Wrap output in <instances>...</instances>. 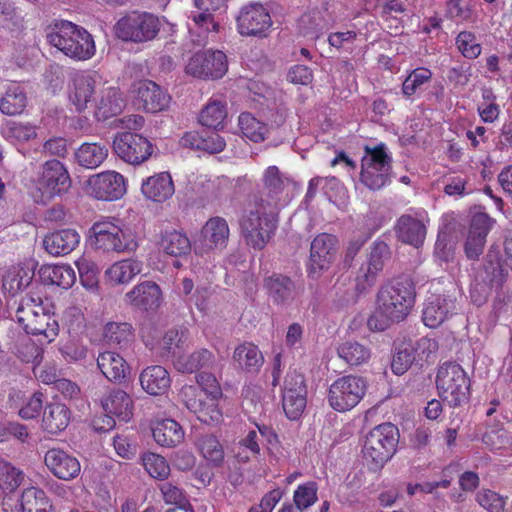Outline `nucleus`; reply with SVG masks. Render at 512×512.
Instances as JSON below:
<instances>
[{"label":"nucleus","mask_w":512,"mask_h":512,"mask_svg":"<svg viewBox=\"0 0 512 512\" xmlns=\"http://www.w3.org/2000/svg\"><path fill=\"white\" fill-rule=\"evenodd\" d=\"M394 346L391 369L396 375H403L414 362L427 359L438 349L437 342L426 337L416 341L412 339L397 340Z\"/></svg>","instance_id":"10"},{"label":"nucleus","mask_w":512,"mask_h":512,"mask_svg":"<svg viewBox=\"0 0 512 512\" xmlns=\"http://www.w3.org/2000/svg\"><path fill=\"white\" fill-rule=\"evenodd\" d=\"M16 357L23 363L39 366L43 360V349L28 337L21 339L16 345Z\"/></svg>","instance_id":"49"},{"label":"nucleus","mask_w":512,"mask_h":512,"mask_svg":"<svg viewBox=\"0 0 512 512\" xmlns=\"http://www.w3.org/2000/svg\"><path fill=\"white\" fill-rule=\"evenodd\" d=\"M338 355L349 365L357 366L369 359L370 350L360 343L346 342L339 346Z\"/></svg>","instance_id":"50"},{"label":"nucleus","mask_w":512,"mask_h":512,"mask_svg":"<svg viewBox=\"0 0 512 512\" xmlns=\"http://www.w3.org/2000/svg\"><path fill=\"white\" fill-rule=\"evenodd\" d=\"M134 92L140 108L150 113L166 110L171 102L170 95L158 84L150 80H142L135 84Z\"/></svg>","instance_id":"19"},{"label":"nucleus","mask_w":512,"mask_h":512,"mask_svg":"<svg viewBox=\"0 0 512 512\" xmlns=\"http://www.w3.org/2000/svg\"><path fill=\"white\" fill-rule=\"evenodd\" d=\"M398 441L399 431L394 424H380L367 434L363 457L374 465V469L382 467L394 455Z\"/></svg>","instance_id":"8"},{"label":"nucleus","mask_w":512,"mask_h":512,"mask_svg":"<svg viewBox=\"0 0 512 512\" xmlns=\"http://www.w3.org/2000/svg\"><path fill=\"white\" fill-rule=\"evenodd\" d=\"M391 252L389 246L383 242H375L368 254L366 263L360 267L356 281L359 290H365L372 287L380 273L383 271L385 263L390 259Z\"/></svg>","instance_id":"16"},{"label":"nucleus","mask_w":512,"mask_h":512,"mask_svg":"<svg viewBox=\"0 0 512 512\" xmlns=\"http://www.w3.org/2000/svg\"><path fill=\"white\" fill-rule=\"evenodd\" d=\"M33 276L34 273L28 268L20 266L11 267L3 276V292L10 296H15L30 285Z\"/></svg>","instance_id":"41"},{"label":"nucleus","mask_w":512,"mask_h":512,"mask_svg":"<svg viewBox=\"0 0 512 512\" xmlns=\"http://www.w3.org/2000/svg\"><path fill=\"white\" fill-rule=\"evenodd\" d=\"M125 106L121 92L116 87H108L101 92V98L98 102V112L104 118L119 114Z\"/></svg>","instance_id":"44"},{"label":"nucleus","mask_w":512,"mask_h":512,"mask_svg":"<svg viewBox=\"0 0 512 512\" xmlns=\"http://www.w3.org/2000/svg\"><path fill=\"white\" fill-rule=\"evenodd\" d=\"M197 385L205 396L218 399L222 395L221 387L212 373L200 372L196 376Z\"/></svg>","instance_id":"61"},{"label":"nucleus","mask_w":512,"mask_h":512,"mask_svg":"<svg viewBox=\"0 0 512 512\" xmlns=\"http://www.w3.org/2000/svg\"><path fill=\"white\" fill-rule=\"evenodd\" d=\"M70 184V176L64 165L58 160H50L42 167L37 187L44 197L51 199L66 192Z\"/></svg>","instance_id":"15"},{"label":"nucleus","mask_w":512,"mask_h":512,"mask_svg":"<svg viewBox=\"0 0 512 512\" xmlns=\"http://www.w3.org/2000/svg\"><path fill=\"white\" fill-rule=\"evenodd\" d=\"M336 243L337 239L327 233L314 238L311 243L309 264L312 273H319L330 267L336 254Z\"/></svg>","instance_id":"24"},{"label":"nucleus","mask_w":512,"mask_h":512,"mask_svg":"<svg viewBox=\"0 0 512 512\" xmlns=\"http://www.w3.org/2000/svg\"><path fill=\"white\" fill-rule=\"evenodd\" d=\"M101 406L106 413L112 414L119 421L128 422L133 417V400L122 389H112L103 396Z\"/></svg>","instance_id":"28"},{"label":"nucleus","mask_w":512,"mask_h":512,"mask_svg":"<svg viewBox=\"0 0 512 512\" xmlns=\"http://www.w3.org/2000/svg\"><path fill=\"white\" fill-rule=\"evenodd\" d=\"M415 304V288L407 278L397 279L380 287L376 296L373 317L405 320Z\"/></svg>","instance_id":"2"},{"label":"nucleus","mask_w":512,"mask_h":512,"mask_svg":"<svg viewBox=\"0 0 512 512\" xmlns=\"http://www.w3.org/2000/svg\"><path fill=\"white\" fill-rule=\"evenodd\" d=\"M197 446L202 456L213 466L220 467L224 462V449L213 434H202L197 438Z\"/></svg>","instance_id":"43"},{"label":"nucleus","mask_w":512,"mask_h":512,"mask_svg":"<svg viewBox=\"0 0 512 512\" xmlns=\"http://www.w3.org/2000/svg\"><path fill=\"white\" fill-rule=\"evenodd\" d=\"M97 365L102 374L111 382L126 383L131 375V368L118 353L105 351L98 355Z\"/></svg>","instance_id":"26"},{"label":"nucleus","mask_w":512,"mask_h":512,"mask_svg":"<svg viewBox=\"0 0 512 512\" xmlns=\"http://www.w3.org/2000/svg\"><path fill=\"white\" fill-rule=\"evenodd\" d=\"M46 38L51 46L74 60H88L96 51L92 35L70 21L61 20L50 25Z\"/></svg>","instance_id":"1"},{"label":"nucleus","mask_w":512,"mask_h":512,"mask_svg":"<svg viewBox=\"0 0 512 512\" xmlns=\"http://www.w3.org/2000/svg\"><path fill=\"white\" fill-rule=\"evenodd\" d=\"M143 270V262L136 258H127L114 262L104 273L112 285H126Z\"/></svg>","instance_id":"30"},{"label":"nucleus","mask_w":512,"mask_h":512,"mask_svg":"<svg viewBox=\"0 0 512 512\" xmlns=\"http://www.w3.org/2000/svg\"><path fill=\"white\" fill-rule=\"evenodd\" d=\"M189 18L199 30V33H205L214 37L219 32L220 22L215 14L195 10L191 12Z\"/></svg>","instance_id":"55"},{"label":"nucleus","mask_w":512,"mask_h":512,"mask_svg":"<svg viewBox=\"0 0 512 512\" xmlns=\"http://www.w3.org/2000/svg\"><path fill=\"white\" fill-rule=\"evenodd\" d=\"M392 157L384 144L365 147L361 160L360 181L369 190L378 191L390 183Z\"/></svg>","instance_id":"6"},{"label":"nucleus","mask_w":512,"mask_h":512,"mask_svg":"<svg viewBox=\"0 0 512 512\" xmlns=\"http://www.w3.org/2000/svg\"><path fill=\"white\" fill-rule=\"evenodd\" d=\"M307 394L283 393V410L286 416L291 420H297L303 414L307 399Z\"/></svg>","instance_id":"56"},{"label":"nucleus","mask_w":512,"mask_h":512,"mask_svg":"<svg viewBox=\"0 0 512 512\" xmlns=\"http://www.w3.org/2000/svg\"><path fill=\"white\" fill-rule=\"evenodd\" d=\"M23 479L22 471L0 459V490L4 493L13 492L20 486Z\"/></svg>","instance_id":"53"},{"label":"nucleus","mask_w":512,"mask_h":512,"mask_svg":"<svg viewBox=\"0 0 512 512\" xmlns=\"http://www.w3.org/2000/svg\"><path fill=\"white\" fill-rule=\"evenodd\" d=\"M87 184L89 193L98 200H118L127 191L124 177L120 173L111 170L90 176Z\"/></svg>","instance_id":"13"},{"label":"nucleus","mask_w":512,"mask_h":512,"mask_svg":"<svg viewBox=\"0 0 512 512\" xmlns=\"http://www.w3.org/2000/svg\"><path fill=\"white\" fill-rule=\"evenodd\" d=\"M215 364L214 354L201 348L187 355H180L174 361V367L182 373H193L201 369H211Z\"/></svg>","instance_id":"35"},{"label":"nucleus","mask_w":512,"mask_h":512,"mask_svg":"<svg viewBox=\"0 0 512 512\" xmlns=\"http://www.w3.org/2000/svg\"><path fill=\"white\" fill-rule=\"evenodd\" d=\"M366 390L367 382L362 377L353 375L339 377L330 385L329 405L339 412L351 410L361 401Z\"/></svg>","instance_id":"9"},{"label":"nucleus","mask_w":512,"mask_h":512,"mask_svg":"<svg viewBox=\"0 0 512 512\" xmlns=\"http://www.w3.org/2000/svg\"><path fill=\"white\" fill-rule=\"evenodd\" d=\"M44 461L51 473L61 480L75 479L81 471L79 460L62 449H49Z\"/></svg>","instance_id":"22"},{"label":"nucleus","mask_w":512,"mask_h":512,"mask_svg":"<svg viewBox=\"0 0 512 512\" xmlns=\"http://www.w3.org/2000/svg\"><path fill=\"white\" fill-rule=\"evenodd\" d=\"M264 288L269 298L278 305L293 301L300 292V287L291 278L281 274H273L265 278Z\"/></svg>","instance_id":"27"},{"label":"nucleus","mask_w":512,"mask_h":512,"mask_svg":"<svg viewBox=\"0 0 512 512\" xmlns=\"http://www.w3.org/2000/svg\"><path fill=\"white\" fill-rule=\"evenodd\" d=\"M141 460L145 470L151 477L164 480L169 476L170 466L163 456L146 452L141 456Z\"/></svg>","instance_id":"51"},{"label":"nucleus","mask_w":512,"mask_h":512,"mask_svg":"<svg viewBox=\"0 0 512 512\" xmlns=\"http://www.w3.org/2000/svg\"><path fill=\"white\" fill-rule=\"evenodd\" d=\"M54 315V307L49 301L36 302L34 300L28 301L25 305L19 306L17 309L16 317L17 320H25L29 317H48Z\"/></svg>","instance_id":"54"},{"label":"nucleus","mask_w":512,"mask_h":512,"mask_svg":"<svg viewBox=\"0 0 512 512\" xmlns=\"http://www.w3.org/2000/svg\"><path fill=\"white\" fill-rule=\"evenodd\" d=\"M232 360L237 369L249 374H257L264 364L261 351L251 342H244L237 346Z\"/></svg>","instance_id":"31"},{"label":"nucleus","mask_w":512,"mask_h":512,"mask_svg":"<svg viewBox=\"0 0 512 512\" xmlns=\"http://www.w3.org/2000/svg\"><path fill=\"white\" fill-rule=\"evenodd\" d=\"M160 491L163 495V499L166 504L184 507L185 504L188 502L182 489H180L176 485H173L170 482H165L161 484Z\"/></svg>","instance_id":"64"},{"label":"nucleus","mask_w":512,"mask_h":512,"mask_svg":"<svg viewBox=\"0 0 512 512\" xmlns=\"http://www.w3.org/2000/svg\"><path fill=\"white\" fill-rule=\"evenodd\" d=\"M271 25L270 14L260 3L245 5L237 17V29L243 36H264Z\"/></svg>","instance_id":"17"},{"label":"nucleus","mask_w":512,"mask_h":512,"mask_svg":"<svg viewBox=\"0 0 512 512\" xmlns=\"http://www.w3.org/2000/svg\"><path fill=\"white\" fill-rule=\"evenodd\" d=\"M484 273L481 276L484 284H476L471 289V298L477 305L486 300L490 286L500 285L503 281V269L498 261H489L484 267Z\"/></svg>","instance_id":"36"},{"label":"nucleus","mask_w":512,"mask_h":512,"mask_svg":"<svg viewBox=\"0 0 512 512\" xmlns=\"http://www.w3.org/2000/svg\"><path fill=\"white\" fill-rule=\"evenodd\" d=\"M264 194L258 199L271 207L281 208L288 202L284 193L285 183L288 178L280 172L277 166H269L263 173Z\"/></svg>","instance_id":"23"},{"label":"nucleus","mask_w":512,"mask_h":512,"mask_svg":"<svg viewBox=\"0 0 512 512\" xmlns=\"http://www.w3.org/2000/svg\"><path fill=\"white\" fill-rule=\"evenodd\" d=\"M104 340L109 345H126L132 338L130 322H107L103 331Z\"/></svg>","instance_id":"46"},{"label":"nucleus","mask_w":512,"mask_h":512,"mask_svg":"<svg viewBox=\"0 0 512 512\" xmlns=\"http://www.w3.org/2000/svg\"><path fill=\"white\" fill-rule=\"evenodd\" d=\"M317 500L314 484L300 485L294 492V502L298 509L303 510L311 506Z\"/></svg>","instance_id":"63"},{"label":"nucleus","mask_w":512,"mask_h":512,"mask_svg":"<svg viewBox=\"0 0 512 512\" xmlns=\"http://www.w3.org/2000/svg\"><path fill=\"white\" fill-rule=\"evenodd\" d=\"M71 412L62 403H48L43 410L42 428L50 434H58L64 431L70 422Z\"/></svg>","instance_id":"34"},{"label":"nucleus","mask_w":512,"mask_h":512,"mask_svg":"<svg viewBox=\"0 0 512 512\" xmlns=\"http://www.w3.org/2000/svg\"><path fill=\"white\" fill-rule=\"evenodd\" d=\"M227 116L226 106L219 100H210L202 109L199 121L203 126L218 129Z\"/></svg>","instance_id":"45"},{"label":"nucleus","mask_w":512,"mask_h":512,"mask_svg":"<svg viewBox=\"0 0 512 512\" xmlns=\"http://www.w3.org/2000/svg\"><path fill=\"white\" fill-rule=\"evenodd\" d=\"M26 94L18 84H10L0 99V111L6 115L20 114L26 106Z\"/></svg>","instance_id":"42"},{"label":"nucleus","mask_w":512,"mask_h":512,"mask_svg":"<svg viewBox=\"0 0 512 512\" xmlns=\"http://www.w3.org/2000/svg\"><path fill=\"white\" fill-rule=\"evenodd\" d=\"M494 224V220L486 213H476L470 222L468 235L464 244L467 258L476 260L482 254L486 237Z\"/></svg>","instance_id":"20"},{"label":"nucleus","mask_w":512,"mask_h":512,"mask_svg":"<svg viewBox=\"0 0 512 512\" xmlns=\"http://www.w3.org/2000/svg\"><path fill=\"white\" fill-rule=\"evenodd\" d=\"M227 70V57L220 50L196 53L186 65L187 74L201 79L222 78Z\"/></svg>","instance_id":"11"},{"label":"nucleus","mask_w":512,"mask_h":512,"mask_svg":"<svg viewBox=\"0 0 512 512\" xmlns=\"http://www.w3.org/2000/svg\"><path fill=\"white\" fill-rule=\"evenodd\" d=\"M229 238V226L222 217L210 218L201 229L195 241L194 251L197 255H206L213 250L223 249Z\"/></svg>","instance_id":"14"},{"label":"nucleus","mask_w":512,"mask_h":512,"mask_svg":"<svg viewBox=\"0 0 512 512\" xmlns=\"http://www.w3.org/2000/svg\"><path fill=\"white\" fill-rule=\"evenodd\" d=\"M456 44L461 54L469 59L478 57L481 53V45L477 42L473 33L463 31L458 34Z\"/></svg>","instance_id":"59"},{"label":"nucleus","mask_w":512,"mask_h":512,"mask_svg":"<svg viewBox=\"0 0 512 512\" xmlns=\"http://www.w3.org/2000/svg\"><path fill=\"white\" fill-rule=\"evenodd\" d=\"M216 400L217 399L210 397L209 401H204V405H202L201 409L196 414L199 421L207 425H214L221 420L222 413L215 402Z\"/></svg>","instance_id":"62"},{"label":"nucleus","mask_w":512,"mask_h":512,"mask_svg":"<svg viewBox=\"0 0 512 512\" xmlns=\"http://www.w3.org/2000/svg\"><path fill=\"white\" fill-rule=\"evenodd\" d=\"M26 334L43 336L51 342L59 332V322H27L24 326Z\"/></svg>","instance_id":"60"},{"label":"nucleus","mask_w":512,"mask_h":512,"mask_svg":"<svg viewBox=\"0 0 512 512\" xmlns=\"http://www.w3.org/2000/svg\"><path fill=\"white\" fill-rule=\"evenodd\" d=\"M432 72L423 67L412 70L402 84V93L409 98L430 82Z\"/></svg>","instance_id":"52"},{"label":"nucleus","mask_w":512,"mask_h":512,"mask_svg":"<svg viewBox=\"0 0 512 512\" xmlns=\"http://www.w3.org/2000/svg\"><path fill=\"white\" fill-rule=\"evenodd\" d=\"M80 242V235L74 229H62L45 236V250L53 256H62L72 252Z\"/></svg>","instance_id":"29"},{"label":"nucleus","mask_w":512,"mask_h":512,"mask_svg":"<svg viewBox=\"0 0 512 512\" xmlns=\"http://www.w3.org/2000/svg\"><path fill=\"white\" fill-rule=\"evenodd\" d=\"M139 381L143 390L153 396L163 395L171 384L168 371L159 365L145 368L139 376Z\"/></svg>","instance_id":"33"},{"label":"nucleus","mask_w":512,"mask_h":512,"mask_svg":"<svg viewBox=\"0 0 512 512\" xmlns=\"http://www.w3.org/2000/svg\"><path fill=\"white\" fill-rule=\"evenodd\" d=\"M126 302L139 311H155L163 300L162 290L153 281H143L135 285L125 295Z\"/></svg>","instance_id":"21"},{"label":"nucleus","mask_w":512,"mask_h":512,"mask_svg":"<svg viewBox=\"0 0 512 512\" xmlns=\"http://www.w3.org/2000/svg\"><path fill=\"white\" fill-rule=\"evenodd\" d=\"M159 18L148 12L131 11L114 26L116 36L125 42L145 43L155 39L160 31Z\"/></svg>","instance_id":"7"},{"label":"nucleus","mask_w":512,"mask_h":512,"mask_svg":"<svg viewBox=\"0 0 512 512\" xmlns=\"http://www.w3.org/2000/svg\"><path fill=\"white\" fill-rule=\"evenodd\" d=\"M97 248L106 252L130 253L138 248L135 231L122 220L106 217L91 228Z\"/></svg>","instance_id":"4"},{"label":"nucleus","mask_w":512,"mask_h":512,"mask_svg":"<svg viewBox=\"0 0 512 512\" xmlns=\"http://www.w3.org/2000/svg\"><path fill=\"white\" fill-rule=\"evenodd\" d=\"M436 386L443 402L451 407L466 403L470 395V379L456 362L443 363L437 372Z\"/></svg>","instance_id":"5"},{"label":"nucleus","mask_w":512,"mask_h":512,"mask_svg":"<svg viewBox=\"0 0 512 512\" xmlns=\"http://www.w3.org/2000/svg\"><path fill=\"white\" fill-rule=\"evenodd\" d=\"M48 500L43 490L30 487L22 492L20 510L22 512H47Z\"/></svg>","instance_id":"47"},{"label":"nucleus","mask_w":512,"mask_h":512,"mask_svg":"<svg viewBox=\"0 0 512 512\" xmlns=\"http://www.w3.org/2000/svg\"><path fill=\"white\" fill-rule=\"evenodd\" d=\"M100 77L96 72H76L69 83V101L77 111H83L94 97Z\"/></svg>","instance_id":"18"},{"label":"nucleus","mask_w":512,"mask_h":512,"mask_svg":"<svg viewBox=\"0 0 512 512\" xmlns=\"http://www.w3.org/2000/svg\"><path fill=\"white\" fill-rule=\"evenodd\" d=\"M159 249L171 257L186 256L191 251L189 238L178 230H165L159 241Z\"/></svg>","instance_id":"37"},{"label":"nucleus","mask_w":512,"mask_h":512,"mask_svg":"<svg viewBox=\"0 0 512 512\" xmlns=\"http://www.w3.org/2000/svg\"><path fill=\"white\" fill-rule=\"evenodd\" d=\"M397 237L405 244L419 248L426 237V223L423 215H402L395 226Z\"/></svg>","instance_id":"25"},{"label":"nucleus","mask_w":512,"mask_h":512,"mask_svg":"<svg viewBox=\"0 0 512 512\" xmlns=\"http://www.w3.org/2000/svg\"><path fill=\"white\" fill-rule=\"evenodd\" d=\"M108 157V147L101 143H83L75 152L76 162L87 169H96Z\"/></svg>","instance_id":"39"},{"label":"nucleus","mask_w":512,"mask_h":512,"mask_svg":"<svg viewBox=\"0 0 512 512\" xmlns=\"http://www.w3.org/2000/svg\"><path fill=\"white\" fill-rule=\"evenodd\" d=\"M113 150L125 162L138 165L151 156L152 145L139 134L123 132L115 136Z\"/></svg>","instance_id":"12"},{"label":"nucleus","mask_w":512,"mask_h":512,"mask_svg":"<svg viewBox=\"0 0 512 512\" xmlns=\"http://www.w3.org/2000/svg\"><path fill=\"white\" fill-rule=\"evenodd\" d=\"M180 398L186 408L195 415L204 405V394L202 390L195 385H185L180 390Z\"/></svg>","instance_id":"57"},{"label":"nucleus","mask_w":512,"mask_h":512,"mask_svg":"<svg viewBox=\"0 0 512 512\" xmlns=\"http://www.w3.org/2000/svg\"><path fill=\"white\" fill-rule=\"evenodd\" d=\"M143 195L155 202H164L175 192L174 184L169 173L162 172L148 177L142 182Z\"/></svg>","instance_id":"32"},{"label":"nucleus","mask_w":512,"mask_h":512,"mask_svg":"<svg viewBox=\"0 0 512 512\" xmlns=\"http://www.w3.org/2000/svg\"><path fill=\"white\" fill-rule=\"evenodd\" d=\"M476 501L488 512H503L506 505L504 497L489 489L479 491L476 494Z\"/></svg>","instance_id":"58"},{"label":"nucleus","mask_w":512,"mask_h":512,"mask_svg":"<svg viewBox=\"0 0 512 512\" xmlns=\"http://www.w3.org/2000/svg\"><path fill=\"white\" fill-rule=\"evenodd\" d=\"M154 440L161 446L174 447L179 444L184 432L182 427L173 419H164L152 429Z\"/></svg>","instance_id":"40"},{"label":"nucleus","mask_w":512,"mask_h":512,"mask_svg":"<svg viewBox=\"0 0 512 512\" xmlns=\"http://www.w3.org/2000/svg\"><path fill=\"white\" fill-rule=\"evenodd\" d=\"M279 208L255 200L244 212L240 227L248 244L262 249L273 235Z\"/></svg>","instance_id":"3"},{"label":"nucleus","mask_w":512,"mask_h":512,"mask_svg":"<svg viewBox=\"0 0 512 512\" xmlns=\"http://www.w3.org/2000/svg\"><path fill=\"white\" fill-rule=\"evenodd\" d=\"M238 124L243 136L256 143L263 141L268 132L267 126L250 113H242Z\"/></svg>","instance_id":"48"},{"label":"nucleus","mask_w":512,"mask_h":512,"mask_svg":"<svg viewBox=\"0 0 512 512\" xmlns=\"http://www.w3.org/2000/svg\"><path fill=\"white\" fill-rule=\"evenodd\" d=\"M41 280L46 285H56L69 289L76 281V274L68 265H45L39 270Z\"/></svg>","instance_id":"38"}]
</instances>
